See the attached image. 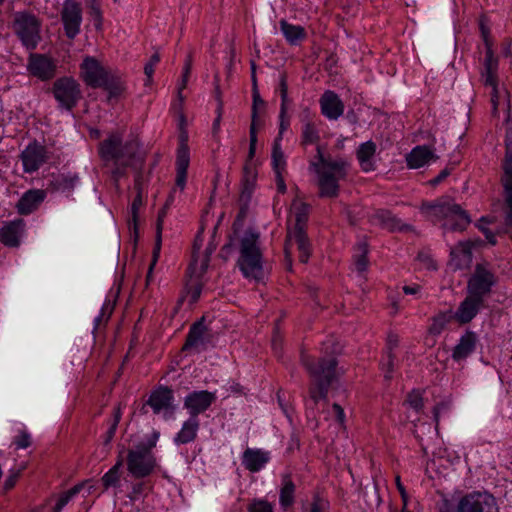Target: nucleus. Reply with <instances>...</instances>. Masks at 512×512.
<instances>
[{
  "label": "nucleus",
  "instance_id": "nucleus-44",
  "mask_svg": "<svg viewBox=\"0 0 512 512\" xmlns=\"http://www.w3.org/2000/svg\"><path fill=\"white\" fill-rule=\"evenodd\" d=\"M505 192V233L510 232V228H512V185L510 188L508 186H503Z\"/></svg>",
  "mask_w": 512,
  "mask_h": 512
},
{
  "label": "nucleus",
  "instance_id": "nucleus-55",
  "mask_svg": "<svg viewBox=\"0 0 512 512\" xmlns=\"http://www.w3.org/2000/svg\"><path fill=\"white\" fill-rule=\"evenodd\" d=\"M191 66H192V59H191V56L189 55L187 57L185 65H184L182 83H181V85L178 88V94H179V97L181 99H182L181 91L186 87V84H187V81H188V77H189V74H190V71H191Z\"/></svg>",
  "mask_w": 512,
  "mask_h": 512
},
{
  "label": "nucleus",
  "instance_id": "nucleus-56",
  "mask_svg": "<svg viewBox=\"0 0 512 512\" xmlns=\"http://www.w3.org/2000/svg\"><path fill=\"white\" fill-rule=\"evenodd\" d=\"M202 292V284L197 282L195 284H192L188 289V295L190 297L191 303H196L198 299L200 298Z\"/></svg>",
  "mask_w": 512,
  "mask_h": 512
},
{
  "label": "nucleus",
  "instance_id": "nucleus-39",
  "mask_svg": "<svg viewBox=\"0 0 512 512\" xmlns=\"http://www.w3.org/2000/svg\"><path fill=\"white\" fill-rule=\"evenodd\" d=\"M123 465V459L118 458L117 462L103 475L101 482L104 490H108L110 487H116L120 482V469Z\"/></svg>",
  "mask_w": 512,
  "mask_h": 512
},
{
  "label": "nucleus",
  "instance_id": "nucleus-40",
  "mask_svg": "<svg viewBox=\"0 0 512 512\" xmlns=\"http://www.w3.org/2000/svg\"><path fill=\"white\" fill-rule=\"evenodd\" d=\"M271 163L274 173L286 172V159L282 151L279 139L274 140L271 154Z\"/></svg>",
  "mask_w": 512,
  "mask_h": 512
},
{
  "label": "nucleus",
  "instance_id": "nucleus-61",
  "mask_svg": "<svg viewBox=\"0 0 512 512\" xmlns=\"http://www.w3.org/2000/svg\"><path fill=\"white\" fill-rule=\"evenodd\" d=\"M18 478H19V471L11 472V474L4 481V485H3L4 490L5 491L11 490L15 486Z\"/></svg>",
  "mask_w": 512,
  "mask_h": 512
},
{
  "label": "nucleus",
  "instance_id": "nucleus-50",
  "mask_svg": "<svg viewBox=\"0 0 512 512\" xmlns=\"http://www.w3.org/2000/svg\"><path fill=\"white\" fill-rule=\"evenodd\" d=\"M287 110L288 106L280 105V112H279V133L276 139H279V142L282 139L284 131H286L290 125L289 118L287 117Z\"/></svg>",
  "mask_w": 512,
  "mask_h": 512
},
{
  "label": "nucleus",
  "instance_id": "nucleus-7",
  "mask_svg": "<svg viewBox=\"0 0 512 512\" xmlns=\"http://www.w3.org/2000/svg\"><path fill=\"white\" fill-rule=\"evenodd\" d=\"M84 82L92 88H103L110 97L120 95L124 89L120 76L103 67L95 58L86 57L81 64Z\"/></svg>",
  "mask_w": 512,
  "mask_h": 512
},
{
  "label": "nucleus",
  "instance_id": "nucleus-32",
  "mask_svg": "<svg viewBox=\"0 0 512 512\" xmlns=\"http://www.w3.org/2000/svg\"><path fill=\"white\" fill-rule=\"evenodd\" d=\"M433 152L427 146H416L406 156L407 166L412 169L423 167L430 160L436 159Z\"/></svg>",
  "mask_w": 512,
  "mask_h": 512
},
{
  "label": "nucleus",
  "instance_id": "nucleus-60",
  "mask_svg": "<svg viewBox=\"0 0 512 512\" xmlns=\"http://www.w3.org/2000/svg\"><path fill=\"white\" fill-rule=\"evenodd\" d=\"M213 251H214V248H212V247H208L206 249V253L200 263L199 277L202 276L206 272L208 265H209V261H210V255L213 253Z\"/></svg>",
  "mask_w": 512,
  "mask_h": 512
},
{
  "label": "nucleus",
  "instance_id": "nucleus-63",
  "mask_svg": "<svg viewBox=\"0 0 512 512\" xmlns=\"http://www.w3.org/2000/svg\"><path fill=\"white\" fill-rule=\"evenodd\" d=\"M275 181L277 186V191L281 194L286 193V184L284 180V173H275Z\"/></svg>",
  "mask_w": 512,
  "mask_h": 512
},
{
  "label": "nucleus",
  "instance_id": "nucleus-41",
  "mask_svg": "<svg viewBox=\"0 0 512 512\" xmlns=\"http://www.w3.org/2000/svg\"><path fill=\"white\" fill-rule=\"evenodd\" d=\"M89 484V481L82 482L76 484L69 490L63 492L59 495L55 506L53 507V512H61V510L69 503V501L76 496L84 487Z\"/></svg>",
  "mask_w": 512,
  "mask_h": 512
},
{
  "label": "nucleus",
  "instance_id": "nucleus-24",
  "mask_svg": "<svg viewBox=\"0 0 512 512\" xmlns=\"http://www.w3.org/2000/svg\"><path fill=\"white\" fill-rule=\"evenodd\" d=\"M46 198V191L42 189H30L26 191L16 204L20 215H29L34 212Z\"/></svg>",
  "mask_w": 512,
  "mask_h": 512
},
{
  "label": "nucleus",
  "instance_id": "nucleus-43",
  "mask_svg": "<svg viewBox=\"0 0 512 512\" xmlns=\"http://www.w3.org/2000/svg\"><path fill=\"white\" fill-rule=\"evenodd\" d=\"M503 176H502V185L508 186L512 185V149H506L505 158L503 162Z\"/></svg>",
  "mask_w": 512,
  "mask_h": 512
},
{
  "label": "nucleus",
  "instance_id": "nucleus-17",
  "mask_svg": "<svg viewBox=\"0 0 512 512\" xmlns=\"http://www.w3.org/2000/svg\"><path fill=\"white\" fill-rule=\"evenodd\" d=\"M485 299L467 292L466 297L460 302L457 310L453 313L454 320L460 325L470 323L484 307Z\"/></svg>",
  "mask_w": 512,
  "mask_h": 512
},
{
  "label": "nucleus",
  "instance_id": "nucleus-49",
  "mask_svg": "<svg viewBox=\"0 0 512 512\" xmlns=\"http://www.w3.org/2000/svg\"><path fill=\"white\" fill-rule=\"evenodd\" d=\"M278 90L281 96V105L288 106L290 99L288 97V82L286 72H282L279 76Z\"/></svg>",
  "mask_w": 512,
  "mask_h": 512
},
{
  "label": "nucleus",
  "instance_id": "nucleus-31",
  "mask_svg": "<svg viewBox=\"0 0 512 512\" xmlns=\"http://www.w3.org/2000/svg\"><path fill=\"white\" fill-rule=\"evenodd\" d=\"M200 423L198 418L189 417L184 423L180 431L174 437L176 445H184L193 442L197 438Z\"/></svg>",
  "mask_w": 512,
  "mask_h": 512
},
{
  "label": "nucleus",
  "instance_id": "nucleus-10",
  "mask_svg": "<svg viewBox=\"0 0 512 512\" xmlns=\"http://www.w3.org/2000/svg\"><path fill=\"white\" fill-rule=\"evenodd\" d=\"M13 29L27 49H35L40 41V22L36 16L20 12L15 14Z\"/></svg>",
  "mask_w": 512,
  "mask_h": 512
},
{
  "label": "nucleus",
  "instance_id": "nucleus-19",
  "mask_svg": "<svg viewBox=\"0 0 512 512\" xmlns=\"http://www.w3.org/2000/svg\"><path fill=\"white\" fill-rule=\"evenodd\" d=\"M188 135L186 131L180 134V144L177 149L176 157V185L184 189L187 178V170L190 163L189 147L187 144Z\"/></svg>",
  "mask_w": 512,
  "mask_h": 512
},
{
  "label": "nucleus",
  "instance_id": "nucleus-27",
  "mask_svg": "<svg viewBox=\"0 0 512 512\" xmlns=\"http://www.w3.org/2000/svg\"><path fill=\"white\" fill-rule=\"evenodd\" d=\"M270 454L261 449L247 448L242 455V464L250 472H259L269 462Z\"/></svg>",
  "mask_w": 512,
  "mask_h": 512
},
{
  "label": "nucleus",
  "instance_id": "nucleus-8",
  "mask_svg": "<svg viewBox=\"0 0 512 512\" xmlns=\"http://www.w3.org/2000/svg\"><path fill=\"white\" fill-rule=\"evenodd\" d=\"M499 279L495 267L488 261L478 262L467 281V292L483 299L488 297L493 288L498 284Z\"/></svg>",
  "mask_w": 512,
  "mask_h": 512
},
{
  "label": "nucleus",
  "instance_id": "nucleus-22",
  "mask_svg": "<svg viewBox=\"0 0 512 512\" xmlns=\"http://www.w3.org/2000/svg\"><path fill=\"white\" fill-rule=\"evenodd\" d=\"M25 226V221L21 218L4 223L0 229V242L7 247H18Z\"/></svg>",
  "mask_w": 512,
  "mask_h": 512
},
{
  "label": "nucleus",
  "instance_id": "nucleus-33",
  "mask_svg": "<svg viewBox=\"0 0 512 512\" xmlns=\"http://www.w3.org/2000/svg\"><path fill=\"white\" fill-rule=\"evenodd\" d=\"M296 486L291 475L286 473L281 476V488L279 494V503L282 508L287 509L294 504Z\"/></svg>",
  "mask_w": 512,
  "mask_h": 512
},
{
  "label": "nucleus",
  "instance_id": "nucleus-2",
  "mask_svg": "<svg viewBox=\"0 0 512 512\" xmlns=\"http://www.w3.org/2000/svg\"><path fill=\"white\" fill-rule=\"evenodd\" d=\"M301 363L312 378V384L309 387V396L318 403L319 400L326 399L329 387L336 378L337 359L333 355H327L316 359L308 354H301Z\"/></svg>",
  "mask_w": 512,
  "mask_h": 512
},
{
  "label": "nucleus",
  "instance_id": "nucleus-45",
  "mask_svg": "<svg viewBox=\"0 0 512 512\" xmlns=\"http://www.w3.org/2000/svg\"><path fill=\"white\" fill-rule=\"evenodd\" d=\"M453 258L461 256L463 262L468 264L472 259L471 244L469 242H460L455 249L451 251Z\"/></svg>",
  "mask_w": 512,
  "mask_h": 512
},
{
  "label": "nucleus",
  "instance_id": "nucleus-34",
  "mask_svg": "<svg viewBox=\"0 0 512 512\" xmlns=\"http://www.w3.org/2000/svg\"><path fill=\"white\" fill-rule=\"evenodd\" d=\"M280 30L290 45H297L307 37L304 27L288 23L285 19L280 20Z\"/></svg>",
  "mask_w": 512,
  "mask_h": 512
},
{
  "label": "nucleus",
  "instance_id": "nucleus-51",
  "mask_svg": "<svg viewBox=\"0 0 512 512\" xmlns=\"http://www.w3.org/2000/svg\"><path fill=\"white\" fill-rule=\"evenodd\" d=\"M406 402L417 412L423 408V398L419 391L413 390L408 393Z\"/></svg>",
  "mask_w": 512,
  "mask_h": 512
},
{
  "label": "nucleus",
  "instance_id": "nucleus-52",
  "mask_svg": "<svg viewBox=\"0 0 512 512\" xmlns=\"http://www.w3.org/2000/svg\"><path fill=\"white\" fill-rule=\"evenodd\" d=\"M394 354L393 352H387L386 359L381 362V369L385 372V379L389 380L392 378L394 371Z\"/></svg>",
  "mask_w": 512,
  "mask_h": 512
},
{
  "label": "nucleus",
  "instance_id": "nucleus-6",
  "mask_svg": "<svg viewBox=\"0 0 512 512\" xmlns=\"http://www.w3.org/2000/svg\"><path fill=\"white\" fill-rule=\"evenodd\" d=\"M420 211L432 221L455 220L450 226L452 231H463L471 222L468 213L449 197L423 202Z\"/></svg>",
  "mask_w": 512,
  "mask_h": 512
},
{
  "label": "nucleus",
  "instance_id": "nucleus-23",
  "mask_svg": "<svg viewBox=\"0 0 512 512\" xmlns=\"http://www.w3.org/2000/svg\"><path fill=\"white\" fill-rule=\"evenodd\" d=\"M311 166L318 175V186L321 197L333 198L338 195L339 192V180L335 175H332L330 171H322L317 163L312 162Z\"/></svg>",
  "mask_w": 512,
  "mask_h": 512
},
{
  "label": "nucleus",
  "instance_id": "nucleus-36",
  "mask_svg": "<svg viewBox=\"0 0 512 512\" xmlns=\"http://www.w3.org/2000/svg\"><path fill=\"white\" fill-rule=\"evenodd\" d=\"M303 126L301 131V145H313L318 144L320 141V135L317 125L308 116L303 120Z\"/></svg>",
  "mask_w": 512,
  "mask_h": 512
},
{
  "label": "nucleus",
  "instance_id": "nucleus-21",
  "mask_svg": "<svg viewBox=\"0 0 512 512\" xmlns=\"http://www.w3.org/2000/svg\"><path fill=\"white\" fill-rule=\"evenodd\" d=\"M321 113L329 120H337L344 113V103L337 93L325 91L319 100Z\"/></svg>",
  "mask_w": 512,
  "mask_h": 512
},
{
  "label": "nucleus",
  "instance_id": "nucleus-20",
  "mask_svg": "<svg viewBox=\"0 0 512 512\" xmlns=\"http://www.w3.org/2000/svg\"><path fill=\"white\" fill-rule=\"evenodd\" d=\"M174 394L173 390L167 386H159L154 389L146 404L149 405L155 414L162 411H173Z\"/></svg>",
  "mask_w": 512,
  "mask_h": 512
},
{
  "label": "nucleus",
  "instance_id": "nucleus-13",
  "mask_svg": "<svg viewBox=\"0 0 512 512\" xmlns=\"http://www.w3.org/2000/svg\"><path fill=\"white\" fill-rule=\"evenodd\" d=\"M56 62L45 54L32 53L27 62V71L41 81H49L56 75Z\"/></svg>",
  "mask_w": 512,
  "mask_h": 512
},
{
  "label": "nucleus",
  "instance_id": "nucleus-11",
  "mask_svg": "<svg viewBox=\"0 0 512 512\" xmlns=\"http://www.w3.org/2000/svg\"><path fill=\"white\" fill-rule=\"evenodd\" d=\"M213 346V335L205 325V318L194 322L188 331L182 351L201 353Z\"/></svg>",
  "mask_w": 512,
  "mask_h": 512
},
{
  "label": "nucleus",
  "instance_id": "nucleus-30",
  "mask_svg": "<svg viewBox=\"0 0 512 512\" xmlns=\"http://www.w3.org/2000/svg\"><path fill=\"white\" fill-rule=\"evenodd\" d=\"M497 69L498 61L493 56V52L488 49L485 55L484 71L482 72V78L484 85L490 86L493 89V96L497 94Z\"/></svg>",
  "mask_w": 512,
  "mask_h": 512
},
{
  "label": "nucleus",
  "instance_id": "nucleus-57",
  "mask_svg": "<svg viewBox=\"0 0 512 512\" xmlns=\"http://www.w3.org/2000/svg\"><path fill=\"white\" fill-rule=\"evenodd\" d=\"M439 512H458V504L455 506L450 500L443 498L438 503Z\"/></svg>",
  "mask_w": 512,
  "mask_h": 512
},
{
  "label": "nucleus",
  "instance_id": "nucleus-59",
  "mask_svg": "<svg viewBox=\"0 0 512 512\" xmlns=\"http://www.w3.org/2000/svg\"><path fill=\"white\" fill-rule=\"evenodd\" d=\"M255 178H256V175L253 172V170L248 165H245V167H244L245 190H248V189H250V187H252Z\"/></svg>",
  "mask_w": 512,
  "mask_h": 512
},
{
  "label": "nucleus",
  "instance_id": "nucleus-3",
  "mask_svg": "<svg viewBox=\"0 0 512 512\" xmlns=\"http://www.w3.org/2000/svg\"><path fill=\"white\" fill-rule=\"evenodd\" d=\"M308 214L309 206L306 203L301 202L295 206V225L293 229L288 230L284 246L285 261L289 270L292 267L291 249L294 245H296L299 252V261L301 263H307L311 256V243L306 233Z\"/></svg>",
  "mask_w": 512,
  "mask_h": 512
},
{
  "label": "nucleus",
  "instance_id": "nucleus-26",
  "mask_svg": "<svg viewBox=\"0 0 512 512\" xmlns=\"http://www.w3.org/2000/svg\"><path fill=\"white\" fill-rule=\"evenodd\" d=\"M370 221L379 224L382 228L389 231H407L411 228L410 225L402 223L391 211L386 209H379L371 216Z\"/></svg>",
  "mask_w": 512,
  "mask_h": 512
},
{
  "label": "nucleus",
  "instance_id": "nucleus-37",
  "mask_svg": "<svg viewBox=\"0 0 512 512\" xmlns=\"http://www.w3.org/2000/svg\"><path fill=\"white\" fill-rule=\"evenodd\" d=\"M165 215H166L165 209L160 210L158 213L157 225H156V244H155V247L153 250V259H152V262L150 263V266H149V269L147 272V276H146L147 283L150 281V279L152 277L153 268L156 265V262L159 257V253H160V249H161V234H162V228H163V219H164Z\"/></svg>",
  "mask_w": 512,
  "mask_h": 512
},
{
  "label": "nucleus",
  "instance_id": "nucleus-58",
  "mask_svg": "<svg viewBox=\"0 0 512 512\" xmlns=\"http://www.w3.org/2000/svg\"><path fill=\"white\" fill-rule=\"evenodd\" d=\"M201 242H202V239H200V236L198 235L195 239V242H194V245H193V255H192V261L189 265V268L188 270H190L192 273L195 272V269H196V265H197V258L195 256L196 254V251H199L200 248H201Z\"/></svg>",
  "mask_w": 512,
  "mask_h": 512
},
{
  "label": "nucleus",
  "instance_id": "nucleus-5",
  "mask_svg": "<svg viewBox=\"0 0 512 512\" xmlns=\"http://www.w3.org/2000/svg\"><path fill=\"white\" fill-rule=\"evenodd\" d=\"M237 265L245 278L260 281L264 277L263 256L259 246V234L247 230L240 240V256Z\"/></svg>",
  "mask_w": 512,
  "mask_h": 512
},
{
  "label": "nucleus",
  "instance_id": "nucleus-38",
  "mask_svg": "<svg viewBox=\"0 0 512 512\" xmlns=\"http://www.w3.org/2000/svg\"><path fill=\"white\" fill-rule=\"evenodd\" d=\"M452 319H454L452 310L439 312L432 318V323L428 329L429 333L432 335H440Z\"/></svg>",
  "mask_w": 512,
  "mask_h": 512
},
{
  "label": "nucleus",
  "instance_id": "nucleus-64",
  "mask_svg": "<svg viewBox=\"0 0 512 512\" xmlns=\"http://www.w3.org/2000/svg\"><path fill=\"white\" fill-rule=\"evenodd\" d=\"M451 174V168H444L435 178H433L430 183L432 185H438L440 184L446 177H448Z\"/></svg>",
  "mask_w": 512,
  "mask_h": 512
},
{
  "label": "nucleus",
  "instance_id": "nucleus-47",
  "mask_svg": "<svg viewBox=\"0 0 512 512\" xmlns=\"http://www.w3.org/2000/svg\"><path fill=\"white\" fill-rule=\"evenodd\" d=\"M142 204H143L142 193H137V195L133 199V202L131 205V218L128 221L129 227H131L133 225V228L135 230L137 228L138 211H139V208L142 206Z\"/></svg>",
  "mask_w": 512,
  "mask_h": 512
},
{
  "label": "nucleus",
  "instance_id": "nucleus-29",
  "mask_svg": "<svg viewBox=\"0 0 512 512\" xmlns=\"http://www.w3.org/2000/svg\"><path fill=\"white\" fill-rule=\"evenodd\" d=\"M377 146L369 140L359 145L356 151V157L359 161L360 167L364 172H370L375 170L374 156L376 154Z\"/></svg>",
  "mask_w": 512,
  "mask_h": 512
},
{
  "label": "nucleus",
  "instance_id": "nucleus-15",
  "mask_svg": "<svg viewBox=\"0 0 512 512\" xmlns=\"http://www.w3.org/2000/svg\"><path fill=\"white\" fill-rule=\"evenodd\" d=\"M217 396L208 390L192 391L183 401V407L188 411L189 417L198 418V415L206 412L216 401Z\"/></svg>",
  "mask_w": 512,
  "mask_h": 512
},
{
  "label": "nucleus",
  "instance_id": "nucleus-53",
  "mask_svg": "<svg viewBox=\"0 0 512 512\" xmlns=\"http://www.w3.org/2000/svg\"><path fill=\"white\" fill-rule=\"evenodd\" d=\"M13 443L15 444L17 449H26L28 448L32 441L31 436L26 431H20V433L14 438Z\"/></svg>",
  "mask_w": 512,
  "mask_h": 512
},
{
  "label": "nucleus",
  "instance_id": "nucleus-9",
  "mask_svg": "<svg viewBox=\"0 0 512 512\" xmlns=\"http://www.w3.org/2000/svg\"><path fill=\"white\" fill-rule=\"evenodd\" d=\"M58 107L67 111H72L82 98L80 84L72 77L58 78L51 88Z\"/></svg>",
  "mask_w": 512,
  "mask_h": 512
},
{
  "label": "nucleus",
  "instance_id": "nucleus-1",
  "mask_svg": "<svg viewBox=\"0 0 512 512\" xmlns=\"http://www.w3.org/2000/svg\"><path fill=\"white\" fill-rule=\"evenodd\" d=\"M98 154L104 162V166H113L111 176L114 182L126 175V168L136 171L134 189L137 193L143 191L142 168L145 162L140 152V144L136 140H129L123 143L122 136L118 133H111L98 144Z\"/></svg>",
  "mask_w": 512,
  "mask_h": 512
},
{
  "label": "nucleus",
  "instance_id": "nucleus-48",
  "mask_svg": "<svg viewBox=\"0 0 512 512\" xmlns=\"http://www.w3.org/2000/svg\"><path fill=\"white\" fill-rule=\"evenodd\" d=\"M328 508L329 502L319 494H315L307 512H326Z\"/></svg>",
  "mask_w": 512,
  "mask_h": 512
},
{
  "label": "nucleus",
  "instance_id": "nucleus-12",
  "mask_svg": "<svg viewBox=\"0 0 512 512\" xmlns=\"http://www.w3.org/2000/svg\"><path fill=\"white\" fill-rule=\"evenodd\" d=\"M458 512H499V508L493 495L471 492L460 498Z\"/></svg>",
  "mask_w": 512,
  "mask_h": 512
},
{
  "label": "nucleus",
  "instance_id": "nucleus-35",
  "mask_svg": "<svg viewBox=\"0 0 512 512\" xmlns=\"http://www.w3.org/2000/svg\"><path fill=\"white\" fill-rule=\"evenodd\" d=\"M79 178L75 173H61L53 177L51 187L59 192H71L76 186Z\"/></svg>",
  "mask_w": 512,
  "mask_h": 512
},
{
  "label": "nucleus",
  "instance_id": "nucleus-28",
  "mask_svg": "<svg viewBox=\"0 0 512 512\" xmlns=\"http://www.w3.org/2000/svg\"><path fill=\"white\" fill-rule=\"evenodd\" d=\"M316 150V159L318 160V162L316 163L319 165L320 170L330 171L332 175H335L338 178L344 179L346 177L348 163L344 159L339 158L333 160L330 158H326L323 155L321 146L319 145L317 146Z\"/></svg>",
  "mask_w": 512,
  "mask_h": 512
},
{
  "label": "nucleus",
  "instance_id": "nucleus-62",
  "mask_svg": "<svg viewBox=\"0 0 512 512\" xmlns=\"http://www.w3.org/2000/svg\"><path fill=\"white\" fill-rule=\"evenodd\" d=\"M418 259L423 262L428 269L435 270L437 268L435 261L428 254L419 253Z\"/></svg>",
  "mask_w": 512,
  "mask_h": 512
},
{
  "label": "nucleus",
  "instance_id": "nucleus-46",
  "mask_svg": "<svg viewBox=\"0 0 512 512\" xmlns=\"http://www.w3.org/2000/svg\"><path fill=\"white\" fill-rule=\"evenodd\" d=\"M248 512H274L273 505L267 500L254 499L247 507Z\"/></svg>",
  "mask_w": 512,
  "mask_h": 512
},
{
  "label": "nucleus",
  "instance_id": "nucleus-42",
  "mask_svg": "<svg viewBox=\"0 0 512 512\" xmlns=\"http://www.w3.org/2000/svg\"><path fill=\"white\" fill-rule=\"evenodd\" d=\"M358 254L355 256L356 269L359 272L366 270L368 266V244L365 241H361L356 246Z\"/></svg>",
  "mask_w": 512,
  "mask_h": 512
},
{
  "label": "nucleus",
  "instance_id": "nucleus-25",
  "mask_svg": "<svg viewBox=\"0 0 512 512\" xmlns=\"http://www.w3.org/2000/svg\"><path fill=\"white\" fill-rule=\"evenodd\" d=\"M477 335L473 331H466L459 339L452 351V359L455 362L466 360L476 349Z\"/></svg>",
  "mask_w": 512,
  "mask_h": 512
},
{
  "label": "nucleus",
  "instance_id": "nucleus-16",
  "mask_svg": "<svg viewBox=\"0 0 512 512\" xmlns=\"http://www.w3.org/2000/svg\"><path fill=\"white\" fill-rule=\"evenodd\" d=\"M20 159L25 173L37 171L47 161L46 147L33 141L21 152Z\"/></svg>",
  "mask_w": 512,
  "mask_h": 512
},
{
  "label": "nucleus",
  "instance_id": "nucleus-14",
  "mask_svg": "<svg viewBox=\"0 0 512 512\" xmlns=\"http://www.w3.org/2000/svg\"><path fill=\"white\" fill-rule=\"evenodd\" d=\"M65 34L69 39H74L80 32L82 22V8L75 0H65L61 11Z\"/></svg>",
  "mask_w": 512,
  "mask_h": 512
},
{
  "label": "nucleus",
  "instance_id": "nucleus-18",
  "mask_svg": "<svg viewBox=\"0 0 512 512\" xmlns=\"http://www.w3.org/2000/svg\"><path fill=\"white\" fill-rule=\"evenodd\" d=\"M252 108H251V124L249 128V152L248 157L252 159L255 156L256 144H257V128L262 125V121L259 117V108L265 107V101L261 98L258 85L252 87Z\"/></svg>",
  "mask_w": 512,
  "mask_h": 512
},
{
  "label": "nucleus",
  "instance_id": "nucleus-54",
  "mask_svg": "<svg viewBox=\"0 0 512 512\" xmlns=\"http://www.w3.org/2000/svg\"><path fill=\"white\" fill-rule=\"evenodd\" d=\"M160 61V55L158 52H155L151 57L148 63H146L144 67V73L147 76L148 80L152 78V75L154 73L155 66Z\"/></svg>",
  "mask_w": 512,
  "mask_h": 512
},
{
  "label": "nucleus",
  "instance_id": "nucleus-4",
  "mask_svg": "<svg viewBox=\"0 0 512 512\" xmlns=\"http://www.w3.org/2000/svg\"><path fill=\"white\" fill-rule=\"evenodd\" d=\"M160 432L153 430L145 441L129 449L126 457L127 470L136 479L145 478L152 474L157 462L153 448L156 447Z\"/></svg>",
  "mask_w": 512,
  "mask_h": 512
}]
</instances>
